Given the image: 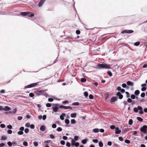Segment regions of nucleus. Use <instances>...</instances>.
<instances>
[{
    "label": "nucleus",
    "instance_id": "1",
    "mask_svg": "<svg viewBox=\"0 0 147 147\" xmlns=\"http://www.w3.org/2000/svg\"><path fill=\"white\" fill-rule=\"evenodd\" d=\"M95 68H98L99 69H110L111 68L109 65L107 64H98L97 66L95 67Z\"/></svg>",
    "mask_w": 147,
    "mask_h": 147
},
{
    "label": "nucleus",
    "instance_id": "2",
    "mask_svg": "<svg viewBox=\"0 0 147 147\" xmlns=\"http://www.w3.org/2000/svg\"><path fill=\"white\" fill-rule=\"evenodd\" d=\"M52 109L53 110V111L52 112V113H53L54 112H57L59 109V105L58 104H53L52 106Z\"/></svg>",
    "mask_w": 147,
    "mask_h": 147
},
{
    "label": "nucleus",
    "instance_id": "3",
    "mask_svg": "<svg viewBox=\"0 0 147 147\" xmlns=\"http://www.w3.org/2000/svg\"><path fill=\"white\" fill-rule=\"evenodd\" d=\"M140 130L145 134H147V126L146 125L143 126L141 128Z\"/></svg>",
    "mask_w": 147,
    "mask_h": 147
},
{
    "label": "nucleus",
    "instance_id": "4",
    "mask_svg": "<svg viewBox=\"0 0 147 147\" xmlns=\"http://www.w3.org/2000/svg\"><path fill=\"white\" fill-rule=\"evenodd\" d=\"M38 82H36V83H32V84L28 85L25 86L26 88H32L33 87H34L36 86Z\"/></svg>",
    "mask_w": 147,
    "mask_h": 147
},
{
    "label": "nucleus",
    "instance_id": "5",
    "mask_svg": "<svg viewBox=\"0 0 147 147\" xmlns=\"http://www.w3.org/2000/svg\"><path fill=\"white\" fill-rule=\"evenodd\" d=\"M134 32V31L132 30H125L122 31V33H126L127 34H131Z\"/></svg>",
    "mask_w": 147,
    "mask_h": 147
},
{
    "label": "nucleus",
    "instance_id": "6",
    "mask_svg": "<svg viewBox=\"0 0 147 147\" xmlns=\"http://www.w3.org/2000/svg\"><path fill=\"white\" fill-rule=\"evenodd\" d=\"M116 95L118 96L119 99H121L123 98V95L121 94L120 92H118L116 94Z\"/></svg>",
    "mask_w": 147,
    "mask_h": 147
},
{
    "label": "nucleus",
    "instance_id": "7",
    "mask_svg": "<svg viewBox=\"0 0 147 147\" xmlns=\"http://www.w3.org/2000/svg\"><path fill=\"white\" fill-rule=\"evenodd\" d=\"M117 98L118 97L116 96L113 97L111 99L110 102H114L117 100Z\"/></svg>",
    "mask_w": 147,
    "mask_h": 147
},
{
    "label": "nucleus",
    "instance_id": "8",
    "mask_svg": "<svg viewBox=\"0 0 147 147\" xmlns=\"http://www.w3.org/2000/svg\"><path fill=\"white\" fill-rule=\"evenodd\" d=\"M115 129L116 130L115 132V134H118L121 133V131L119 129V128L118 127H116Z\"/></svg>",
    "mask_w": 147,
    "mask_h": 147
},
{
    "label": "nucleus",
    "instance_id": "9",
    "mask_svg": "<svg viewBox=\"0 0 147 147\" xmlns=\"http://www.w3.org/2000/svg\"><path fill=\"white\" fill-rule=\"evenodd\" d=\"M45 0H41L38 4V6L41 7L42 6Z\"/></svg>",
    "mask_w": 147,
    "mask_h": 147
},
{
    "label": "nucleus",
    "instance_id": "10",
    "mask_svg": "<svg viewBox=\"0 0 147 147\" xmlns=\"http://www.w3.org/2000/svg\"><path fill=\"white\" fill-rule=\"evenodd\" d=\"M34 16V14L30 12H27L26 16H28L29 17H32L33 16Z\"/></svg>",
    "mask_w": 147,
    "mask_h": 147
},
{
    "label": "nucleus",
    "instance_id": "11",
    "mask_svg": "<svg viewBox=\"0 0 147 147\" xmlns=\"http://www.w3.org/2000/svg\"><path fill=\"white\" fill-rule=\"evenodd\" d=\"M10 108L7 106H6L4 108L3 107V110L4 111H8L10 110Z\"/></svg>",
    "mask_w": 147,
    "mask_h": 147
},
{
    "label": "nucleus",
    "instance_id": "12",
    "mask_svg": "<svg viewBox=\"0 0 147 147\" xmlns=\"http://www.w3.org/2000/svg\"><path fill=\"white\" fill-rule=\"evenodd\" d=\"M62 108L65 109H72L71 107L70 106H62Z\"/></svg>",
    "mask_w": 147,
    "mask_h": 147
},
{
    "label": "nucleus",
    "instance_id": "13",
    "mask_svg": "<svg viewBox=\"0 0 147 147\" xmlns=\"http://www.w3.org/2000/svg\"><path fill=\"white\" fill-rule=\"evenodd\" d=\"M127 84L128 86H133L134 85V84L132 82L128 81L127 82Z\"/></svg>",
    "mask_w": 147,
    "mask_h": 147
},
{
    "label": "nucleus",
    "instance_id": "14",
    "mask_svg": "<svg viewBox=\"0 0 147 147\" xmlns=\"http://www.w3.org/2000/svg\"><path fill=\"white\" fill-rule=\"evenodd\" d=\"M92 131L94 133H97L99 131V129L98 128H95L92 130Z\"/></svg>",
    "mask_w": 147,
    "mask_h": 147
},
{
    "label": "nucleus",
    "instance_id": "15",
    "mask_svg": "<svg viewBox=\"0 0 147 147\" xmlns=\"http://www.w3.org/2000/svg\"><path fill=\"white\" fill-rule=\"evenodd\" d=\"M45 129V127L44 125L41 126L40 127V130L42 131H43Z\"/></svg>",
    "mask_w": 147,
    "mask_h": 147
},
{
    "label": "nucleus",
    "instance_id": "16",
    "mask_svg": "<svg viewBox=\"0 0 147 147\" xmlns=\"http://www.w3.org/2000/svg\"><path fill=\"white\" fill-rule=\"evenodd\" d=\"M80 104V103L78 102H73L72 104V105L74 106H78Z\"/></svg>",
    "mask_w": 147,
    "mask_h": 147
},
{
    "label": "nucleus",
    "instance_id": "17",
    "mask_svg": "<svg viewBox=\"0 0 147 147\" xmlns=\"http://www.w3.org/2000/svg\"><path fill=\"white\" fill-rule=\"evenodd\" d=\"M76 116V113H73L71 114V117L72 118H75Z\"/></svg>",
    "mask_w": 147,
    "mask_h": 147
},
{
    "label": "nucleus",
    "instance_id": "18",
    "mask_svg": "<svg viewBox=\"0 0 147 147\" xmlns=\"http://www.w3.org/2000/svg\"><path fill=\"white\" fill-rule=\"evenodd\" d=\"M75 142L76 140H75L74 139H72L71 141L72 146H74V145H75Z\"/></svg>",
    "mask_w": 147,
    "mask_h": 147
},
{
    "label": "nucleus",
    "instance_id": "19",
    "mask_svg": "<svg viewBox=\"0 0 147 147\" xmlns=\"http://www.w3.org/2000/svg\"><path fill=\"white\" fill-rule=\"evenodd\" d=\"M140 94V91L138 90H136L134 92V94L136 95H138Z\"/></svg>",
    "mask_w": 147,
    "mask_h": 147
},
{
    "label": "nucleus",
    "instance_id": "20",
    "mask_svg": "<svg viewBox=\"0 0 147 147\" xmlns=\"http://www.w3.org/2000/svg\"><path fill=\"white\" fill-rule=\"evenodd\" d=\"M87 142V140L86 139H84L82 141V143L83 144H85Z\"/></svg>",
    "mask_w": 147,
    "mask_h": 147
},
{
    "label": "nucleus",
    "instance_id": "21",
    "mask_svg": "<svg viewBox=\"0 0 147 147\" xmlns=\"http://www.w3.org/2000/svg\"><path fill=\"white\" fill-rule=\"evenodd\" d=\"M20 14L22 16H26L27 12H21L20 13Z\"/></svg>",
    "mask_w": 147,
    "mask_h": 147
},
{
    "label": "nucleus",
    "instance_id": "22",
    "mask_svg": "<svg viewBox=\"0 0 147 147\" xmlns=\"http://www.w3.org/2000/svg\"><path fill=\"white\" fill-rule=\"evenodd\" d=\"M7 139V137L5 136H2L1 137V140H6Z\"/></svg>",
    "mask_w": 147,
    "mask_h": 147
},
{
    "label": "nucleus",
    "instance_id": "23",
    "mask_svg": "<svg viewBox=\"0 0 147 147\" xmlns=\"http://www.w3.org/2000/svg\"><path fill=\"white\" fill-rule=\"evenodd\" d=\"M137 120H138V121H142L143 120L140 117H137Z\"/></svg>",
    "mask_w": 147,
    "mask_h": 147
},
{
    "label": "nucleus",
    "instance_id": "24",
    "mask_svg": "<svg viewBox=\"0 0 147 147\" xmlns=\"http://www.w3.org/2000/svg\"><path fill=\"white\" fill-rule=\"evenodd\" d=\"M98 145L100 147H102L103 146V144L101 142H99Z\"/></svg>",
    "mask_w": 147,
    "mask_h": 147
},
{
    "label": "nucleus",
    "instance_id": "25",
    "mask_svg": "<svg viewBox=\"0 0 147 147\" xmlns=\"http://www.w3.org/2000/svg\"><path fill=\"white\" fill-rule=\"evenodd\" d=\"M133 123V121L132 119H130L129 120V121L128 123L130 125H131Z\"/></svg>",
    "mask_w": 147,
    "mask_h": 147
},
{
    "label": "nucleus",
    "instance_id": "26",
    "mask_svg": "<svg viewBox=\"0 0 147 147\" xmlns=\"http://www.w3.org/2000/svg\"><path fill=\"white\" fill-rule=\"evenodd\" d=\"M92 141L93 142L95 143H97L98 142V140L97 139H93L92 140Z\"/></svg>",
    "mask_w": 147,
    "mask_h": 147
},
{
    "label": "nucleus",
    "instance_id": "27",
    "mask_svg": "<svg viewBox=\"0 0 147 147\" xmlns=\"http://www.w3.org/2000/svg\"><path fill=\"white\" fill-rule=\"evenodd\" d=\"M71 123L74 124L76 123L75 120L74 119H72L71 121Z\"/></svg>",
    "mask_w": 147,
    "mask_h": 147
},
{
    "label": "nucleus",
    "instance_id": "28",
    "mask_svg": "<svg viewBox=\"0 0 147 147\" xmlns=\"http://www.w3.org/2000/svg\"><path fill=\"white\" fill-rule=\"evenodd\" d=\"M140 44V42H136L134 43V45L135 46H138Z\"/></svg>",
    "mask_w": 147,
    "mask_h": 147
},
{
    "label": "nucleus",
    "instance_id": "29",
    "mask_svg": "<svg viewBox=\"0 0 147 147\" xmlns=\"http://www.w3.org/2000/svg\"><path fill=\"white\" fill-rule=\"evenodd\" d=\"M79 139V137L78 136H76L74 137V140L76 141H78Z\"/></svg>",
    "mask_w": 147,
    "mask_h": 147
},
{
    "label": "nucleus",
    "instance_id": "30",
    "mask_svg": "<svg viewBox=\"0 0 147 147\" xmlns=\"http://www.w3.org/2000/svg\"><path fill=\"white\" fill-rule=\"evenodd\" d=\"M134 111L135 112V113H137L138 111V108L137 107H134Z\"/></svg>",
    "mask_w": 147,
    "mask_h": 147
},
{
    "label": "nucleus",
    "instance_id": "31",
    "mask_svg": "<svg viewBox=\"0 0 147 147\" xmlns=\"http://www.w3.org/2000/svg\"><path fill=\"white\" fill-rule=\"evenodd\" d=\"M81 81L82 82H84L86 81V79L85 78H82L81 79Z\"/></svg>",
    "mask_w": 147,
    "mask_h": 147
},
{
    "label": "nucleus",
    "instance_id": "32",
    "mask_svg": "<svg viewBox=\"0 0 147 147\" xmlns=\"http://www.w3.org/2000/svg\"><path fill=\"white\" fill-rule=\"evenodd\" d=\"M65 122L66 124H68L69 123V121L68 119H66L65 120Z\"/></svg>",
    "mask_w": 147,
    "mask_h": 147
},
{
    "label": "nucleus",
    "instance_id": "33",
    "mask_svg": "<svg viewBox=\"0 0 147 147\" xmlns=\"http://www.w3.org/2000/svg\"><path fill=\"white\" fill-rule=\"evenodd\" d=\"M23 134V132L22 131H20L18 132V134L19 135H22Z\"/></svg>",
    "mask_w": 147,
    "mask_h": 147
},
{
    "label": "nucleus",
    "instance_id": "34",
    "mask_svg": "<svg viewBox=\"0 0 147 147\" xmlns=\"http://www.w3.org/2000/svg\"><path fill=\"white\" fill-rule=\"evenodd\" d=\"M84 94L85 97H87L88 96V93L87 92H84Z\"/></svg>",
    "mask_w": 147,
    "mask_h": 147
},
{
    "label": "nucleus",
    "instance_id": "35",
    "mask_svg": "<svg viewBox=\"0 0 147 147\" xmlns=\"http://www.w3.org/2000/svg\"><path fill=\"white\" fill-rule=\"evenodd\" d=\"M51 104L50 103H47L46 105V106L47 107H49L51 106Z\"/></svg>",
    "mask_w": 147,
    "mask_h": 147
},
{
    "label": "nucleus",
    "instance_id": "36",
    "mask_svg": "<svg viewBox=\"0 0 147 147\" xmlns=\"http://www.w3.org/2000/svg\"><path fill=\"white\" fill-rule=\"evenodd\" d=\"M131 97L132 99H134L136 98V96L132 94L131 96Z\"/></svg>",
    "mask_w": 147,
    "mask_h": 147
},
{
    "label": "nucleus",
    "instance_id": "37",
    "mask_svg": "<svg viewBox=\"0 0 147 147\" xmlns=\"http://www.w3.org/2000/svg\"><path fill=\"white\" fill-rule=\"evenodd\" d=\"M107 74L109 75L110 76H111L112 75V73L110 71H108Z\"/></svg>",
    "mask_w": 147,
    "mask_h": 147
},
{
    "label": "nucleus",
    "instance_id": "38",
    "mask_svg": "<svg viewBox=\"0 0 147 147\" xmlns=\"http://www.w3.org/2000/svg\"><path fill=\"white\" fill-rule=\"evenodd\" d=\"M34 146L35 147L38 146V143L37 142H34L33 143Z\"/></svg>",
    "mask_w": 147,
    "mask_h": 147
},
{
    "label": "nucleus",
    "instance_id": "39",
    "mask_svg": "<svg viewBox=\"0 0 147 147\" xmlns=\"http://www.w3.org/2000/svg\"><path fill=\"white\" fill-rule=\"evenodd\" d=\"M110 127L111 129H115V128H116L115 126L114 125H111L110 126Z\"/></svg>",
    "mask_w": 147,
    "mask_h": 147
},
{
    "label": "nucleus",
    "instance_id": "40",
    "mask_svg": "<svg viewBox=\"0 0 147 147\" xmlns=\"http://www.w3.org/2000/svg\"><path fill=\"white\" fill-rule=\"evenodd\" d=\"M140 96L142 98L144 97L145 96V94L144 92L142 93L141 94Z\"/></svg>",
    "mask_w": 147,
    "mask_h": 147
},
{
    "label": "nucleus",
    "instance_id": "41",
    "mask_svg": "<svg viewBox=\"0 0 147 147\" xmlns=\"http://www.w3.org/2000/svg\"><path fill=\"white\" fill-rule=\"evenodd\" d=\"M29 130L28 128H26L24 130V132L26 133H27L29 132Z\"/></svg>",
    "mask_w": 147,
    "mask_h": 147
},
{
    "label": "nucleus",
    "instance_id": "42",
    "mask_svg": "<svg viewBox=\"0 0 147 147\" xmlns=\"http://www.w3.org/2000/svg\"><path fill=\"white\" fill-rule=\"evenodd\" d=\"M25 126L27 127H29L30 126V124L29 123H27L25 124Z\"/></svg>",
    "mask_w": 147,
    "mask_h": 147
},
{
    "label": "nucleus",
    "instance_id": "43",
    "mask_svg": "<svg viewBox=\"0 0 147 147\" xmlns=\"http://www.w3.org/2000/svg\"><path fill=\"white\" fill-rule=\"evenodd\" d=\"M66 146L67 147H70V143L69 142H67L66 143Z\"/></svg>",
    "mask_w": 147,
    "mask_h": 147
},
{
    "label": "nucleus",
    "instance_id": "44",
    "mask_svg": "<svg viewBox=\"0 0 147 147\" xmlns=\"http://www.w3.org/2000/svg\"><path fill=\"white\" fill-rule=\"evenodd\" d=\"M132 100L130 98H128L127 100V102L129 103H131V102Z\"/></svg>",
    "mask_w": 147,
    "mask_h": 147
},
{
    "label": "nucleus",
    "instance_id": "45",
    "mask_svg": "<svg viewBox=\"0 0 147 147\" xmlns=\"http://www.w3.org/2000/svg\"><path fill=\"white\" fill-rule=\"evenodd\" d=\"M60 143L62 145H64L65 144V142L63 140H61L60 142Z\"/></svg>",
    "mask_w": 147,
    "mask_h": 147
},
{
    "label": "nucleus",
    "instance_id": "46",
    "mask_svg": "<svg viewBox=\"0 0 147 147\" xmlns=\"http://www.w3.org/2000/svg\"><path fill=\"white\" fill-rule=\"evenodd\" d=\"M23 144L24 146H28V143L26 141L24 142L23 143Z\"/></svg>",
    "mask_w": 147,
    "mask_h": 147
},
{
    "label": "nucleus",
    "instance_id": "47",
    "mask_svg": "<svg viewBox=\"0 0 147 147\" xmlns=\"http://www.w3.org/2000/svg\"><path fill=\"white\" fill-rule=\"evenodd\" d=\"M137 108L138 110H139L140 111L142 110V108L141 106H138V107Z\"/></svg>",
    "mask_w": 147,
    "mask_h": 147
},
{
    "label": "nucleus",
    "instance_id": "48",
    "mask_svg": "<svg viewBox=\"0 0 147 147\" xmlns=\"http://www.w3.org/2000/svg\"><path fill=\"white\" fill-rule=\"evenodd\" d=\"M29 95L30 96V97H32L34 96V94L33 93H30L29 94Z\"/></svg>",
    "mask_w": 147,
    "mask_h": 147
},
{
    "label": "nucleus",
    "instance_id": "49",
    "mask_svg": "<svg viewBox=\"0 0 147 147\" xmlns=\"http://www.w3.org/2000/svg\"><path fill=\"white\" fill-rule=\"evenodd\" d=\"M125 142L127 144H129L130 143V141L128 140H126L125 141Z\"/></svg>",
    "mask_w": 147,
    "mask_h": 147
},
{
    "label": "nucleus",
    "instance_id": "50",
    "mask_svg": "<svg viewBox=\"0 0 147 147\" xmlns=\"http://www.w3.org/2000/svg\"><path fill=\"white\" fill-rule=\"evenodd\" d=\"M0 127L2 128H4L5 127V125L4 124H2L0 125Z\"/></svg>",
    "mask_w": 147,
    "mask_h": 147
},
{
    "label": "nucleus",
    "instance_id": "51",
    "mask_svg": "<svg viewBox=\"0 0 147 147\" xmlns=\"http://www.w3.org/2000/svg\"><path fill=\"white\" fill-rule=\"evenodd\" d=\"M48 101L50 102H52L53 101V99L52 98H49L48 99Z\"/></svg>",
    "mask_w": 147,
    "mask_h": 147
},
{
    "label": "nucleus",
    "instance_id": "52",
    "mask_svg": "<svg viewBox=\"0 0 147 147\" xmlns=\"http://www.w3.org/2000/svg\"><path fill=\"white\" fill-rule=\"evenodd\" d=\"M7 133L9 134H11L12 133V131L11 130H7Z\"/></svg>",
    "mask_w": 147,
    "mask_h": 147
},
{
    "label": "nucleus",
    "instance_id": "53",
    "mask_svg": "<svg viewBox=\"0 0 147 147\" xmlns=\"http://www.w3.org/2000/svg\"><path fill=\"white\" fill-rule=\"evenodd\" d=\"M49 136L51 139H53L55 138V136L53 134H51Z\"/></svg>",
    "mask_w": 147,
    "mask_h": 147
},
{
    "label": "nucleus",
    "instance_id": "54",
    "mask_svg": "<svg viewBox=\"0 0 147 147\" xmlns=\"http://www.w3.org/2000/svg\"><path fill=\"white\" fill-rule=\"evenodd\" d=\"M7 144L9 146H11V145H12L11 142H7Z\"/></svg>",
    "mask_w": 147,
    "mask_h": 147
},
{
    "label": "nucleus",
    "instance_id": "55",
    "mask_svg": "<svg viewBox=\"0 0 147 147\" xmlns=\"http://www.w3.org/2000/svg\"><path fill=\"white\" fill-rule=\"evenodd\" d=\"M57 130L59 131H61L62 130V129L61 127H59L57 128Z\"/></svg>",
    "mask_w": 147,
    "mask_h": 147
},
{
    "label": "nucleus",
    "instance_id": "56",
    "mask_svg": "<svg viewBox=\"0 0 147 147\" xmlns=\"http://www.w3.org/2000/svg\"><path fill=\"white\" fill-rule=\"evenodd\" d=\"M122 86L123 88H125L126 87L127 85L125 84L124 83L122 84Z\"/></svg>",
    "mask_w": 147,
    "mask_h": 147
},
{
    "label": "nucleus",
    "instance_id": "57",
    "mask_svg": "<svg viewBox=\"0 0 147 147\" xmlns=\"http://www.w3.org/2000/svg\"><path fill=\"white\" fill-rule=\"evenodd\" d=\"M79 143L78 142H76L75 144V145H74V146H76V147H78L79 146Z\"/></svg>",
    "mask_w": 147,
    "mask_h": 147
},
{
    "label": "nucleus",
    "instance_id": "58",
    "mask_svg": "<svg viewBox=\"0 0 147 147\" xmlns=\"http://www.w3.org/2000/svg\"><path fill=\"white\" fill-rule=\"evenodd\" d=\"M57 127V125L55 124H53L52 125V127L53 128H55Z\"/></svg>",
    "mask_w": 147,
    "mask_h": 147
},
{
    "label": "nucleus",
    "instance_id": "59",
    "mask_svg": "<svg viewBox=\"0 0 147 147\" xmlns=\"http://www.w3.org/2000/svg\"><path fill=\"white\" fill-rule=\"evenodd\" d=\"M89 98L90 99H92L93 98V96L92 94H90L89 95Z\"/></svg>",
    "mask_w": 147,
    "mask_h": 147
},
{
    "label": "nucleus",
    "instance_id": "60",
    "mask_svg": "<svg viewBox=\"0 0 147 147\" xmlns=\"http://www.w3.org/2000/svg\"><path fill=\"white\" fill-rule=\"evenodd\" d=\"M47 118V116L46 115H43L42 117V119L43 120H45Z\"/></svg>",
    "mask_w": 147,
    "mask_h": 147
},
{
    "label": "nucleus",
    "instance_id": "61",
    "mask_svg": "<svg viewBox=\"0 0 147 147\" xmlns=\"http://www.w3.org/2000/svg\"><path fill=\"white\" fill-rule=\"evenodd\" d=\"M7 127L9 129H11L12 128V126L11 125H9L7 126Z\"/></svg>",
    "mask_w": 147,
    "mask_h": 147
},
{
    "label": "nucleus",
    "instance_id": "62",
    "mask_svg": "<svg viewBox=\"0 0 147 147\" xmlns=\"http://www.w3.org/2000/svg\"><path fill=\"white\" fill-rule=\"evenodd\" d=\"M125 94L127 95V96H126L127 98L129 97V94L128 92H125Z\"/></svg>",
    "mask_w": 147,
    "mask_h": 147
},
{
    "label": "nucleus",
    "instance_id": "63",
    "mask_svg": "<svg viewBox=\"0 0 147 147\" xmlns=\"http://www.w3.org/2000/svg\"><path fill=\"white\" fill-rule=\"evenodd\" d=\"M121 88L120 86L118 87L117 88V90H118V91H121Z\"/></svg>",
    "mask_w": 147,
    "mask_h": 147
},
{
    "label": "nucleus",
    "instance_id": "64",
    "mask_svg": "<svg viewBox=\"0 0 147 147\" xmlns=\"http://www.w3.org/2000/svg\"><path fill=\"white\" fill-rule=\"evenodd\" d=\"M99 131H100L101 133H103L104 132V130L103 129H99Z\"/></svg>",
    "mask_w": 147,
    "mask_h": 147
}]
</instances>
